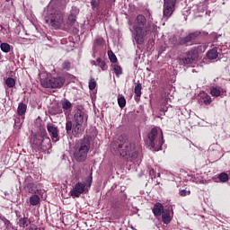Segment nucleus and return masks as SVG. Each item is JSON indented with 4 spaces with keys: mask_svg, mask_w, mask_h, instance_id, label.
<instances>
[{
    "mask_svg": "<svg viewBox=\"0 0 230 230\" xmlns=\"http://www.w3.org/2000/svg\"><path fill=\"white\" fill-rule=\"evenodd\" d=\"M87 187L85 182H77L74 188L70 190V195L73 199H78L80 195L85 193Z\"/></svg>",
    "mask_w": 230,
    "mask_h": 230,
    "instance_id": "9b49d317",
    "label": "nucleus"
},
{
    "mask_svg": "<svg viewBox=\"0 0 230 230\" xmlns=\"http://www.w3.org/2000/svg\"><path fill=\"white\" fill-rule=\"evenodd\" d=\"M92 65L93 66H98V62L97 61H92Z\"/></svg>",
    "mask_w": 230,
    "mask_h": 230,
    "instance_id": "a19ab883",
    "label": "nucleus"
},
{
    "mask_svg": "<svg viewBox=\"0 0 230 230\" xmlns=\"http://www.w3.org/2000/svg\"><path fill=\"white\" fill-rule=\"evenodd\" d=\"M40 84L45 89H60L66 84L64 77H51L49 74H40Z\"/></svg>",
    "mask_w": 230,
    "mask_h": 230,
    "instance_id": "39448f33",
    "label": "nucleus"
},
{
    "mask_svg": "<svg viewBox=\"0 0 230 230\" xmlns=\"http://www.w3.org/2000/svg\"><path fill=\"white\" fill-rule=\"evenodd\" d=\"M26 109H28V106L24 104L23 102H21L17 109V113L19 116H24L26 114Z\"/></svg>",
    "mask_w": 230,
    "mask_h": 230,
    "instance_id": "5701e85b",
    "label": "nucleus"
},
{
    "mask_svg": "<svg viewBox=\"0 0 230 230\" xmlns=\"http://www.w3.org/2000/svg\"><path fill=\"white\" fill-rule=\"evenodd\" d=\"M199 58L197 49H192L188 51L185 58H180L181 66H188V64H191L194 60Z\"/></svg>",
    "mask_w": 230,
    "mask_h": 230,
    "instance_id": "9d476101",
    "label": "nucleus"
},
{
    "mask_svg": "<svg viewBox=\"0 0 230 230\" xmlns=\"http://www.w3.org/2000/svg\"><path fill=\"white\" fill-rule=\"evenodd\" d=\"M108 57L111 62H112L113 64H116L118 62V58H116V55L114 54V52H112V50L108 51Z\"/></svg>",
    "mask_w": 230,
    "mask_h": 230,
    "instance_id": "c756f323",
    "label": "nucleus"
},
{
    "mask_svg": "<svg viewBox=\"0 0 230 230\" xmlns=\"http://www.w3.org/2000/svg\"><path fill=\"white\" fill-rule=\"evenodd\" d=\"M91 148V141L84 137L78 140L74 146V159L77 163H84L87 159V154Z\"/></svg>",
    "mask_w": 230,
    "mask_h": 230,
    "instance_id": "7ed1b4c3",
    "label": "nucleus"
},
{
    "mask_svg": "<svg viewBox=\"0 0 230 230\" xmlns=\"http://www.w3.org/2000/svg\"><path fill=\"white\" fill-rule=\"evenodd\" d=\"M113 71L116 75V76H119V75H121V73H123V71L121 70V66H119V65L113 66Z\"/></svg>",
    "mask_w": 230,
    "mask_h": 230,
    "instance_id": "473e14b6",
    "label": "nucleus"
},
{
    "mask_svg": "<svg viewBox=\"0 0 230 230\" xmlns=\"http://www.w3.org/2000/svg\"><path fill=\"white\" fill-rule=\"evenodd\" d=\"M199 102L200 103H204V105H211L213 100H211V96H209V94L203 92L199 94Z\"/></svg>",
    "mask_w": 230,
    "mask_h": 230,
    "instance_id": "2eb2a0df",
    "label": "nucleus"
},
{
    "mask_svg": "<svg viewBox=\"0 0 230 230\" xmlns=\"http://www.w3.org/2000/svg\"><path fill=\"white\" fill-rule=\"evenodd\" d=\"M131 25L136 33L135 40L137 44H143L145 42V37L155 30V25L148 22L146 17L143 14L137 15Z\"/></svg>",
    "mask_w": 230,
    "mask_h": 230,
    "instance_id": "f03ea898",
    "label": "nucleus"
},
{
    "mask_svg": "<svg viewBox=\"0 0 230 230\" xmlns=\"http://www.w3.org/2000/svg\"><path fill=\"white\" fill-rule=\"evenodd\" d=\"M177 0H164L163 14L164 19H170L175 12V4Z\"/></svg>",
    "mask_w": 230,
    "mask_h": 230,
    "instance_id": "1a4fd4ad",
    "label": "nucleus"
},
{
    "mask_svg": "<svg viewBox=\"0 0 230 230\" xmlns=\"http://www.w3.org/2000/svg\"><path fill=\"white\" fill-rule=\"evenodd\" d=\"M0 49L4 53H10V44L8 43H1Z\"/></svg>",
    "mask_w": 230,
    "mask_h": 230,
    "instance_id": "7c9ffc66",
    "label": "nucleus"
},
{
    "mask_svg": "<svg viewBox=\"0 0 230 230\" xmlns=\"http://www.w3.org/2000/svg\"><path fill=\"white\" fill-rule=\"evenodd\" d=\"M89 89L90 91H94L96 89V81L94 78H92L89 82Z\"/></svg>",
    "mask_w": 230,
    "mask_h": 230,
    "instance_id": "72a5a7b5",
    "label": "nucleus"
},
{
    "mask_svg": "<svg viewBox=\"0 0 230 230\" xmlns=\"http://www.w3.org/2000/svg\"><path fill=\"white\" fill-rule=\"evenodd\" d=\"M190 193H191L190 190L189 191L186 190H180L181 197H186V195H190Z\"/></svg>",
    "mask_w": 230,
    "mask_h": 230,
    "instance_id": "58836bf2",
    "label": "nucleus"
},
{
    "mask_svg": "<svg viewBox=\"0 0 230 230\" xmlns=\"http://www.w3.org/2000/svg\"><path fill=\"white\" fill-rule=\"evenodd\" d=\"M225 93H227V91L220 86H212L210 88V94L214 98H218V96H223Z\"/></svg>",
    "mask_w": 230,
    "mask_h": 230,
    "instance_id": "4468645a",
    "label": "nucleus"
},
{
    "mask_svg": "<svg viewBox=\"0 0 230 230\" xmlns=\"http://www.w3.org/2000/svg\"><path fill=\"white\" fill-rule=\"evenodd\" d=\"M194 49H196L199 55V53H204V51H206V46L199 45L197 48H194Z\"/></svg>",
    "mask_w": 230,
    "mask_h": 230,
    "instance_id": "c9c22d12",
    "label": "nucleus"
},
{
    "mask_svg": "<svg viewBox=\"0 0 230 230\" xmlns=\"http://www.w3.org/2000/svg\"><path fill=\"white\" fill-rule=\"evenodd\" d=\"M75 22H76V16L73 13L68 15V21L66 23V30H69L71 28V26H73V24H75Z\"/></svg>",
    "mask_w": 230,
    "mask_h": 230,
    "instance_id": "412c9836",
    "label": "nucleus"
},
{
    "mask_svg": "<svg viewBox=\"0 0 230 230\" xmlns=\"http://www.w3.org/2000/svg\"><path fill=\"white\" fill-rule=\"evenodd\" d=\"M91 181H93V176L90 177Z\"/></svg>",
    "mask_w": 230,
    "mask_h": 230,
    "instance_id": "37998d69",
    "label": "nucleus"
},
{
    "mask_svg": "<svg viewBox=\"0 0 230 230\" xmlns=\"http://www.w3.org/2000/svg\"><path fill=\"white\" fill-rule=\"evenodd\" d=\"M89 117L85 113V111H82L81 109H76L75 115H74V120L75 123H79L81 125H87V119Z\"/></svg>",
    "mask_w": 230,
    "mask_h": 230,
    "instance_id": "f8f14e48",
    "label": "nucleus"
},
{
    "mask_svg": "<svg viewBox=\"0 0 230 230\" xmlns=\"http://www.w3.org/2000/svg\"><path fill=\"white\" fill-rule=\"evenodd\" d=\"M164 211V207L161 203H156L153 208V213L156 218L161 217L163 212Z\"/></svg>",
    "mask_w": 230,
    "mask_h": 230,
    "instance_id": "dca6fc26",
    "label": "nucleus"
},
{
    "mask_svg": "<svg viewBox=\"0 0 230 230\" xmlns=\"http://www.w3.org/2000/svg\"><path fill=\"white\" fill-rule=\"evenodd\" d=\"M5 85L9 88L12 89L13 87H15V79L12 78V77H8L5 80Z\"/></svg>",
    "mask_w": 230,
    "mask_h": 230,
    "instance_id": "cd10ccee",
    "label": "nucleus"
},
{
    "mask_svg": "<svg viewBox=\"0 0 230 230\" xmlns=\"http://www.w3.org/2000/svg\"><path fill=\"white\" fill-rule=\"evenodd\" d=\"M85 124H80V123H75L73 125V121L68 120L66 123V134H72L75 137H78L79 134H82L84 130Z\"/></svg>",
    "mask_w": 230,
    "mask_h": 230,
    "instance_id": "6e6552de",
    "label": "nucleus"
},
{
    "mask_svg": "<svg viewBox=\"0 0 230 230\" xmlns=\"http://www.w3.org/2000/svg\"><path fill=\"white\" fill-rule=\"evenodd\" d=\"M218 179L221 182H227V181H229V175L226 172H222L219 174Z\"/></svg>",
    "mask_w": 230,
    "mask_h": 230,
    "instance_id": "2f4dec72",
    "label": "nucleus"
},
{
    "mask_svg": "<svg viewBox=\"0 0 230 230\" xmlns=\"http://www.w3.org/2000/svg\"><path fill=\"white\" fill-rule=\"evenodd\" d=\"M147 143L151 148L155 150H161L164 140H163V131L159 128H154L148 134Z\"/></svg>",
    "mask_w": 230,
    "mask_h": 230,
    "instance_id": "423d86ee",
    "label": "nucleus"
},
{
    "mask_svg": "<svg viewBox=\"0 0 230 230\" xmlns=\"http://www.w3.org/2000/svg\"><path fill=\"white\" fill-rule=\"evenodd\" d=\"M115 154L129 161L141 159V144L127 142V137L120 136L115 146H111Z\"/></svg>",
    "mask_w": 230,
    "mask_h": 230,
    "instance_id": "f257e3e1",
    "label": "nucleus"
},
{
    "mask_svg": "<svg viewBox=\"0 0 230 230\" xmlns=\"http://www.w3.org/2000/svg\"><path fill=\"white\" fill-rule=\"evenodd\" d=\"M143 89V86L141 85V83L137 84L135 86L134 93L137 98H141V90Z\"/></svg>",
    "mask_w": 230,
    "mask_h": 230,
    "instance_id": "bb28decb",
    "label": "nucleus"
},
{
    "mask_svg": "<svg viewBox=\"0 0 230 230\" xmlns=\"http://www.w3.org/2000/svg\"><path fill=\"white\" fill-rule=\"evenodd\" d=\"M62 68L65 69L66 71H69V69H71V62L69 61H65L62 64Z\"/></svg>",
    "mask_w": 230,
    "mask_h": 230,
    "instance_id": "e433bc0d",
    "label": "nucleus"
},
{
    "mask_svg": "<svg viewBox=\"0 0 230 230\" xmlns=\"http://www.w3.org/2000/svg\"><path fill=\"white\" fill-rule=\"evenodd\" d=\"M29 193H37V190H35V184L29 185Z\"/></svg>",
    "mask_w": 230,
    "mask_h": 230,
    "instance_id": "4c0bfd02",
    "label": "nucleus"
},
{
    "mask_svg": "<svg viewBox=\"0 0 230 230\" xmlns=\"http://www.w3.org/2000/svg\"><path fill=\"white\" fill-rule=\"evenodd\" d=\"M31 224V221L28 217H22L19 219L18 226L20 227H28Z\"/></svg>",
    "mask_w": 230,
    "mask_h": 230,
    "instance_id": "4be33fe9",
    "label": "nucleus"
},
{
    "mask_svg": "<svg viewBox=\"0 0 230 230\" xmlns=\"http://www.w3.org/2000/svg\"><path fill=\"white\" fill-rule=\"evenodd\" d=\"M22 122H23L22 119H21V118H15L14 119V127L16 128H21V125H22Z\"/></svg>",
    "mask_w": 230,
    "mask_h": 230,
    "instance_id": "f704fd0d",
    "label": "nucleus"
},
{
    "mask_svg": "<svg viewBox=\"0 0 230 230\" xmlns=\"http://www.w3.org/2000/svg\"><path fill=\"white\" fill-rule=\"evenodd\" d=\"M97 66H99V67H101L102 71H105V69H107V64L101 58H97Z\"/></svg>",
    "mask_w": 230,
    "mask_h": 230,
    "instance_id": "c85d7f7f",
    "label": "nucleus"
},
{
    "mask_svg": "<svg viewBox=\"0 0 230 230\" xmlns=\"http://www.w3.org/2000/svg\"><path fill=\"white\" fill-rule=\"evenodd\" d=\"M61 105L64 111H69L73 108V104H71V102H69L68 100H64L63 102H61Z\"/></svg>",
    "mask_w": 230,
    "mask_h": 230,
    "instance_id": "a878e982",
    "label": "nucleus"
},
{
    "mask_svg": "<svg viewBox=\"0 0 230 230\" xmlns=\"http://www.w3.org/2000/svg\"><path fill=\"white\" fill-rule=\"evenodd\" d=\"M118 104L120 109H124V107L127 105V100L123 95L118 96Z\"/></svg>",
    "mask_w": 230,
    "mask_h": 230,
    "instance_id": "393cba45",
    "label": "nucleus"
},
{
    "mask_svg": "<svg viewBox=\"0 0 230 230\" xmlns=\"http://www.w3.org/2000/svg\"><path fill=\"white\" fill-rule=\"evenodd\" d=\"M91 5H92V8H96V6H98V2L96 0H92L91 1Z\"/></svg>",
    "mask_w": 230,
    "mask_h": 230,
    "instance_id": "ea45409f",
    "label": "nucleus"
},
{
    "mask_svg": "<svg viewBox=\"0 0 230 230\" xmlns=\"http://www.w3.org/2000/svg\"><path fill=\"white\" fill-rule=\"evenodd\" d=\"M47 130L53 141V143H57V141L60 140V137H58V128L51 123L47 125Z\"/></svg>",
    "mask_w": 230,
    "mask_h": 230,
    "instance_id": "ddd939ff",
    "label": "nucleus"
},
{
    "mask_svg": "<svg viewBox=\"0 0 230 230\" xmlns=\"http://www.w3.org/2000/svg\"><path fill=\"white\" fill-rule=\"evenodd\" d=\"M199 35H200V32L199 31L192 32L189 34L187 37L183 38L181 42V44H188V42H191V40H195V39L199 37Z\"/></svg>",
    "mask_w": 230,
    "mask_h": 230,
    "instance_id": "f3484780",
    "label": "nucleus"
},
{
    "mask_svg": "<svg viewBox=\"0 0 230 230\" xmlns=\"http://www.w3.org/2000/svg\"><path fill=\"white\" fill-rule=\"evenodd\" d=\"M207 57L208 58H209V60H216V58H218V49L214 48L208 50L207 53Z\"/></svg>",
    "mask_w": 230,
    "mask_h": 230,
    "instance_id": "aec40b11",
    "label": "nucleus"
},
{
    "mask_svg": "<svg viewBox=\"0 0 230 230\" xmlns=\"http://www.w3.org/2000/svg\"><path fill=\"white\" fill-rule=\"evenodd\" d=\"M46 136H48L46 129H40L36 135H34L32 140V148H34L36 152L44 150V146L45 148H48V146L49 147L51 146V139ZM44 141H46L48 146L43 145Z\"/></svg>",
    "mask_w": 230,
    "mask_h": 230,
    "instance_id": "0eeeda50",
    "label": "nucleus"
},
{
    "mask_svg": "<svg viewBox=\"0 0 230 230\" xmlns=\"http://www.w3.org/2000/svg\"><path fill=\"white\" fill-rule=\"evenodd\" d=\"M102 46H105V40L102 37H97L93 40V51L96 53L98 51V48H102Z\"/></svg>",
    "mask_w": 230,
    "mask_h": 230,
    "instance_id": "a211bd4d",
    "label": "nucleus"
},
{
    "mask_svg": "<svg viewBox=\"0 0 230 230\" xmlns=\"http://www.w3.org/2000/svg\"><path fill=\"white\" fill-rule=\"evenodd\" d=\"M150 173H151V174L154 173V170H151V171H150Z\"/></svg>",
    "mask_w": 230,
    "mask_h": 230,
    "instance_id": "79ce46f5",
    "label": "nucleus"
},
{
    "mask_svg": "<svg viewBox=\"0 0 230 230\" xmlns=\"http://www.w3.org/2000/svg\"><path fill=\"white\" fill-rule=\"evenodd\" d=\"M45 22L49 24L54 30H66L65 14L60 10H56L45 17Z\"/></svg>",
    "mask_w": 230,
    "mask_h": 230,
    "instance_id": "20e7f679",
    "label": "nucleus"
},
{
    "mask_svg": "<svg viewBox=\"0 0 230 230\" xmlns=\"http://www.w3.org/2000/svg\"><path fill=\"white\" fill-rule=\"evenodd\" d=\"M40 202V198L39 195H32L30 198V204L31 206H38V204Z\"/></svg>",
    "mask_w": 230,
    "mask_h": 230,
    "instance_id": "b1692460",
    "label": "nucleus"
},
{
    "mask_svg": "<svg viewBox=\"0 0 230 230\" xmlns=\"http://www.w3.org/2000/svg\"><path fill=\"white\" fill-rule=\"evenodd\" d=\"M162 222H164V224H170V222H172V216L170 215V209H164L162 212Z\"/></svg>",
    "mask_w": 230,
    "mask_h": 230,
    "instance_id": "6ab92c4d",
    "label": "nucleus"
}]
</instances>
